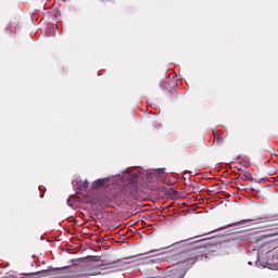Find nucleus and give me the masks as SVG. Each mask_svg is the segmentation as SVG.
<instances>
[{"label":"nucleus","instance_id":"obj_7","mask_svg":"<svg viewBox=\"0 0 278 278\" xmlns=\"http://www.w3.org/2000/svg\"><path fill=\"white\" fill-rule=\"evenodd\" d=\"M238 178L241 181H249V179H251V174H249V172L245 170L244 173L239 174Z\"/></svg>","mask_w":278,"mask_h":278},{"label":"nucleus","instance_id":"obj_2","mask_svg":"<svg viewBox=\"0 0 278 278\" xmlns=\"http://www.w3.org/2000/svg\"><path fill=\"white\" fill-rule=\"evenodd\" d=\"M189 266L188 265H181L177 268H175L170 275L167 276V278H184L186 277V273H188Z\"/></svg>","mask_w":278,"mask_h":278},{"label":"nucleus","instance_id":"obj_12","mask_svg":"<svg viewBox=\"0 0 278 278\" xmlns=\"http://www.w3.org/2000/svg\"><path fill=\"white\" fill-rule=\"evenodd\" d=\"M276 224H269L267 227H275Z\"/></svg>","mask_w":278,"mask_h":278},{"label":"nucleus","instance_id":"obj_1","mask_svg":"<svg viewBox=\"0 0 278 278\" xmlns=\"http://www.w3.org/2000/svg\"><path fill=\"white\" fill-rule=\"evenodd\" d=\"M197 260H203V247L201 245L185 250L174 255V261L176 264L189 266V269L192 268V265L197 263Z\"/></svg>","mask_w":278,"mask_h":278},{"label":"nucleus","instance_id":"obj_8","mask_svg":"<svg viewBox=\"0 0 278 278\" xmlns=\"http://www.w3.org/2000/svg\"><path fill=\"white\" fill-rule=\"evenodd\" d=\"M54 270H58V268H49V269H43L37 273H34L33 275H47V273H52Z\"/></svg>","mask_w":278,"mask_h":278},{"label":"nucleus","instance_id":"obj_10","mask_svg":"<svg viewBox=\"0 0 278 278\" xmlns=\"http://www.w3.org/2000/svg\"><path fill=\"white\" fill-rule=\"evenodd\" d=\"M270 253L273 254L274 257H277V258H278V245L275 247V248L270 251Z\"/></svg>","mask_w":278,"mask_h":278},{"label":"nucleus","instance_id":"obj_3","mask_svg":"<svg viewBox=\"0 0 278 278\" xmlns=\"http://www.w3.org/2000/svg\"><path fill=\"white\" fill-rule=\"evenodd\" d=\"M94 205H100L101 207H105V205H110V195L100 194L91 200Z\"/></svg>","mask_w":278,"mask_h":278},{"label":"nucleus","instance_id":"obj_6","mask_svg":"<svg viewBox=\"0 0 278 278\" xmlns=\"http://www.w3.org/2000/svg\"><path fill=\"white\" fill-rule=\"evenodd\" d=\"M103 186H105V179H98L93 181L91 188L93 190H99V188H103Z\"/></svg>","mask_w":278,"mask_h":278},{"label":"nucleus","instance_id":"obj_9","mask_svg":"<svg viewBox=\"0 0 278 278\" xmlns=\"http://www.w3.org/2000/svg\"><path fill=\"white\" fill-rule=\"evenodd\" d=\"M168 194L169 197H179V192L175 189H169Z\"/></svg>","mask_w":278,"mask_h":278},{"label":"nucleus","instance_id":"obj_11","mask_svg":"<svg viewBox=\"0 0 278 278\" xmlns=\"http://www.w3.org/2000/svg\"><path fill=\"white\" fill-rule=\"evenodd\" d=\"M92 262H101V256H91Z\"/></svg>","mask_w":278,"mask_h":278},{"label":"nucleus","instance_id":"obj_5","mask_svg":"<svg viewBox=\"0 0 278 278\" xmlns=\"http://www.w3.org/2000/svg\"><path fill=\"white\" fill-rule=\"evenodd\" d=\"M278 220V215L258 217L256 224L262 225L263 223H275Z\"/></svg>","mask_w":278,"mask_h":278},{"label":"nucleus","instance_id":"obj_4","mask_svg":"<svg viewBox=\"0 0 278 278\" xmlns=\"http://www.w3.org/2000/svg\"><path fill=\"white\" fill-rule=\"evenodd\" d=\"M90 187V182L88 180H77L75 188L76 190H79L80 192H86L88 188Z\"/></svg>","mask_w":278,"mask_h":278}]
</instances>
